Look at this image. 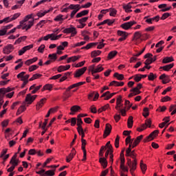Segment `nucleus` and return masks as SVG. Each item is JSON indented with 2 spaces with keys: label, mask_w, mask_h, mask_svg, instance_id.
I'll use <instances>...</instances> for the list:
<instances>
[{
  "label": "nucleus",
  "mask_w": 176,
  "mask_h": 176,
  "mask_svg": "<svg viewBox=\"0 0 176 176\" xmlns=\"http://www.w3.org/2000/svg\"><path fill=\"white\" fill-rule=\"evenodd\" d=\"M87 14H89V10H84L80 12H78L76 17V19H79L80 17H83V16H87Z\"/></svg>",
  "instance_id": "20"
},
{
  "label": "nucleus",
  "mask_w": 176,
  "mask_h": 176,
  "mask_svg": "<svg viewBox=\"0 0 176 176\" xmlns=\"http://www.w3.org/2000/svg\"><path fill=\"white\" fill-rule=\"evenodd\" d=\"M142 79V77L141 76V74H135L134 76V80L135 82H140V80Z\"/></svg>",
  "instance_id": "45"
},
{
  "label": "nucleus",
  "mask_w": 176,
  "mask_h": 176,
  "mask_svg": "<svg viewBox=\"0 0 176 176\" xmlns=\"http://www.w3.org/2000/svg\"><path fill=\"white\" fill-rule=\"evenodd\" d=\"M10 164H12V167L14 168H16V166H19V164H17V161L14 160V161H10Z\"/></svg>",
  "instance_id": "62"
},
{
  "label": "nucleus",
  "mask_w": 176,
  "mask_h": 176,
  "mask_svg": "<svg viewBox=\"0 0 176 176\" xmlns=\"http://www.w3.org/2000/svg\"><path fill=\"white\" fill-rule=\"evenodd\" d=\"M125 156H129L130 157L133 159V161H131V159H127V164H128L129 167L131 168L130 173H131V175L135 176L134 175V171H135V170H137V159L135 158V157H137V154L135 153V151L131 150V152H129V154H127V153H126Z\"/></svg>",
  "instance_id": "1"
},
{
  "label": "nucleus",
  "mask_w": 176,
  "mask_h": 176,
  "mask_svg": "<svg viewBox=\"0 0 176 176\" xmlns=\"http://www.w3.org/2000/svg\"><path fill=\"white\" fill-rule=\"evenodd\" d=\"M81 148H82V150L83 151V158H82V161L85 162V161H86L87 155V152H86V146L82 145Z\"/></svg>",
  "instance_id": "32"
},
{
  "label": "nucleus",
  "mask_w": 176,
  "mask_h": 176,
  "mask_svg": "<svg viewBox=\"0 0 176 176\" xmlns=\"http://www.w3.org/2000/svg\"><path fill=\"white\" fill-rule=\"evenodd\" d=\"M159 134V130H155L148 136L144 139V142H148L153 140V137H156Z\"/></svg>",
  "instance_id": "9"
},
{
  "label": "nucleus",
  "mask_w": 176,
  "mask_h": 176,
  "mask_svg": "<svg viewBox=\"0 0 176 176\" xmlns=\"http://www.w3.org/2000/svg\"><path fill=\"white\" fill-rule=\"evenodd\" d=\"M110 10V16L115 17L116 16V13H118V11L115 9H109Z\"/></svg>",
  "instance_id": "50"
},
{
  "label": "nucleus",
  "mask_w": 176,
  "mask_h": 176,
  "mask_svg": "<svg viewBox=\"0 0 176 176\" xmlns=\"http://www.w3.org/2000/svg\"><path fill=\"white\" fill-rule=\"evenodd\" d=\"M54 170H47L45 171V173L43 175L44 176H53L54 175Z\"/></svg>",
  "instance_id": "40"
},
{
  "label": "nucleus",
  "mask_w": 176,
  "mask_h": 176,
  "mask_svg": "<svg viewBox=\"0 0 176 176\" xmlns=\"http://www.w3.org/2000/svg\"><path fill=\"white\" fill-rule=\"evenodd\" d=\"M25 39H27L26 36H21L17 40H16L14 45H17V43H21V42H23V41H25Z\"/></svg>",
  "instance_id": "34"
},
{
  "label": "nucleus",
  "mask_w": 176,
  "mask_h": 176,
  "mask_svg": "<svg viewBox=\"0 0 176 176\" xmlns=\"http://www.w3.org/2000/svg\"><path fill=\"white\" fill-rule=\"evenodd\" d=\"M50 12V10H48V11H45L43 12H38L37 14V16L38 17H43V16H45V14H46L47 13H49Z\"/></svg>",
  "instance_id": "61"
},
{
  "label": "nucleus",
  "mask_w": 176,
  "mask_h": 176,
  "mask_svg": "<svg viewBox=\"0 0 176 176\" xmlns=\"http://www.w3.org/2000/svg\"><path fill=\"white\" fill-rule=\"evenodd\" d=\"M45 45H41L38 48V52H39V53H43V50H45Z\"/></svg>",
  "instance_id": "64"
},
{
  "label": "nucleus",
  "mask_w": 176,
  "mask_h": 176,
  "mask_svg": "<svg viewBox=\"0 0 176 176\" xmlns=\"http://www.w3.org/2000/svg\"><path fill=\"white\" fill-rule=\"evenodd\" d=\"M142 38V34L140 32H135L133 34V41H134L135 45H137V42H138V39Z\"/></svg>",
  "instance_id": "13"
},
{
  "label": "nucleus",
  "mask_w": 176,
  "mask_h": 176,
  "mask_svg": "<svg viewBox=\"0 0 176 176\" xmlns=\"http://www.w3.org/2000/svg\"><path fill=\"white\" fill-rule=\"evenodd\" d=\"M106 24L109 25H112L115 23V19H106Z\"/></svg>",
  "instance_id": "60"
},
{
  "label": "nucleus",
  "mask_w": 176,
  "mask_h": 176,
  "mask_svg": "<svg viewBox=\"0 0 176 176\" xmlns=\"http://www.w3.org/2000/svg\"><path fill=\"white\" fill-rule=\"evenodd\" d=\"M115 94H116V93L111 94V92H109V91H107V92L104 93L101 96V98L105 97L104 100H109V98H112V97H113V96H115Z\"/></svg>",
  "instance_id": "16"
},
{
  "label": "nucleus",
  "mask_w": 176,
  "mask_h": 176,
  "mask_svg": "<svg viewBox=\"0 0 176 176\" xmlns=\"http://www.w3.org/2000/svg\"><path fill=\"white\" fill-rule=\"evenodd\" d=\"M137 24V22L135 21H131L129 22L124 23L121 25V28H123V30H130L131 27H133V25Z\"/></svg>",
  "instance_id": "8"
},
{
  "label": "nucleus",
  "mask_w": 176,
  "mask_h": 176,
  "mask_svg": "<svg viewBox=\"0 0 176 176\" xmlns=\"http://www.w3.org/2000/svg\"><path fill=\"white\" fill-rule=\"evenodd\" d=\"M63 34H71V37L75 36V35H76V34H78V32L76 31V28L72 27V25H71L70 28H65L63 31Z\"/></svg>",
  "instance_id": "5"
},
{
  "label": "nucleus",
  "mask_w": 176,
  "mask_h": 176,
  "mask_svg": "<svg viewBox=\"0 0 176 176\" xmlns=\"http://www.w3.org/2000/svg\"><path fill=\"white\" fill-rule=\"evenodd\" d=\"M21 14L20 12L18 13H15L13 16L12 18H10L11 21H13V20H16V19H18L19 16L21 15Z\"/></svg>",
  "instance_id": "57"
},
{
  "label": "nucleus",
  "mask_w": 176,
  "mask_h": 176,
  "mask_svg": "<svg viewBox=\"0 0 176 176\" xmlns=\"http://www.w3.org/2000/svg\"><path fill=\"white\" fill-rule=\"evenodd\" d=\"M85 83H86V82H79L75 84L72 85V87L73 89H76V90H78L79 89V87H80V86L85 85Z\"/></svg>",
  "instance_id": "27"
},
{
  "label": "nucleus",
  "mask_w": 176,
  "mask_h": 176,
  "mask_svg": "<svg viewBox=\"0 0 176 176\" xmlns=\"http://www.w3.org/2000/svg\"><path fill=\"white\" fill-rule=\"evenodd\" d=\"M82 124H83V121H82V118H78L77 119V130H82L83 128L82 127Z\"/></svg>",
  "instance_id": "28"
},
{
  "label": "nucleus",
  "mask_w": 176,
  "mask_h": 176,
  "mask_svg": "<svg viewBox=\"0 0 176 176\" xmlns=\"http://www.w3.org/2000/svg\"><path fill=\"white\" fill-rule=\"evenodd\" d=\"M99 163H100L101 166L103 167V168H107L108 166V161L105 157H100L99 159Z\"/></svg>",
  "instance_id": "17"
},
{
  "label": "nucleus",
  "mask_w": 176,
  "mask_h": 176,
  "mask_svg": "<svg viewBox=\"0 0 176 176\" xmlns=\"http://www.w3.org/2000/svg\"><path fill=\"white\" fill-rule=\"evenodd\" d=\"M104 71V67H102V65H98L96 68H95V74H98V72H101Z\"/></svg>",
  "instance_id": "37"
},
{
  "label": "nucleus",
  "mask_w": 176,
  "mask_h": 176,
  "mask_svg": "<svg viewBox=\"0 0 176 176\" xmlns=\"http://www.w3.org/2000/svg\"><path fill=\"white\" fill-rule=\"evenodd\" d=\"M32 15H27L25 19H23V21L20 22V24H24V23L28 21V20H30V19H32Z\"/></svg>",
  "instance_id": "48"
},
{
  "label": "nucleus",
  "mask_w": 176,
  "mask_h": 176,
  "mask_svg": "<svg viewBox=\"0 0 176 176\" xmlns=\"http://www.w3.org/2000/svg\"><path fill=\"white\" fill-rule=\"evenodd\" d=\"M142 88V84H138L136 87H134L130 90L131 93L129 94L128 97L131 98V97H134V96H138V94H141L140 89Z\"/></svg>",
  "instance_id": "4"
},
{
  "label": "nucleus",
  "mask_w": 176,
  "mask_h": 176,
  "mask_svg": "<svg viewBox=\"0 0 176 176\" xmlns=\"http://www.w3.org/2000/svg\"><path fill=\"white\" fill-rule=\"evenodd\" d=\"M14 49V47L13 45L12 44H9L3 48V52L4 54H10V53H12V50Z\"/></svg>",
  "instance_id": "12"
},
{
  "label": "nucleus",
  "mask_w": 176,
  "mask_h": 176,
  "mask_svg": "<svg viewBox=\"0 0 176 176\" xmlns=\"http://www.w3.org/2000/svg\"><path fill=\"white\" fill-rule=\"evenodd\" d=\"M160 80H162L163 85H166V83H169L170 80L168 76L166 75L165 74H163L162 75H161L160 76Z\"/></svg>",
  "instance_id": "14"
},
{
  "label": "nucleus",
  "mask_w": 176,
  "mask_h": 176,
  "mask_svg": "<svg viewBox=\"0 0 176 176\" xmlns=\"http://www.w3.org/2000/svg\"><path fill=\"white\" fill-rule=\"evenodd\" d=\"M116 54H118V51H116V50L110 52L108 54L109 60L113 58V57H115V56H116Z\"/></svg>",
  "instance_id": "30"
},
{
  "label": "nucleus",
  "mask_w": 176,
  "mask_h": 176,
  "mask_svg": "<svg viewBox=\"0 0 176 176\" xmlns=\"http://www.w3.org/2000/svg\"><path fill=\"white\" fill-rule=\"evenodd\" d=\"M157 78V76L156 74H154L153 73H150L148 75V80H155Z\"/></svg>",
  "instance_id": "41"
},
{
  "label": "nucleus",
  "mask_w": 176,
  "mask_h": 176,
  "mask_svg": "<svg viewBox=\"0 0 176 176\" xmlns=\"http://www.w3.org/2000/svg\"><path fill=\"white\" fill-rule=\"evenodd\" d=\"M79 109H80V106L74 105V106L72 107V108L70 109V111L72 112H78V111H79Z\"/></svg>",
  "instance_id": "43"
},
{
  "label": "nucleus",
  "mask_w": 176,
  "mask_h": 176,
  "mask_svg": "<svg viewBox=\"0 0 176 176\" xmlns=\"http://www.w3.org/2000/svg\"><path fill=\"white\" fill-rule=\"evenodd\" d=\"M53 89V85L52 84H46L44 85V89L45 90H52Z\"/></svg>",
  "instance_id": "54"
},
{
  "label": "nucleus",
  "mask_w": 176,
  "mask_h": 176,
  "mask_svg": "<svg viewBox=\"0 0 176 176\" xmlns=\"http://www.w3.org/2000/svg\"><path fill=\"white\" fill-rule=\"evenodd\" d=\"M101 54L100 50H94L91 53V56L93 57H97V56H100Z\"/></svg>",
  "instance_id": "35"
},
{
  "label": "nucleus",
  "mask_w": 176,
  "mask_h": 176,
  "mask_svg": "<svg viewBox=\"0 0 176 176\" xmlns=\"http://www.w3.org/2000/svg\"><path fill=\"white\" fill-rule=\"evenodd\" d=\"M113 76L114 78H117L118 80H123L124 79V76L123 74H119L118 72H116Z\"/></svg>",
  "instance_id": "31"
},
{
  "label": "nucleus",
  "mask_w": 176,
  "mask_h": 176,
  "mask_svg": "<svg viewBox=\"0 0 176 176\" xmlns=\"http://www.w3.org/2000/svg\"><path fill=\"white\" fill-rule=\"evenodd\" d=\"M25 75V72H22L19 73V74L16 76V78H17L18 79H23Z\"/></svg>",
  "instance_id": "56"
},
{
  "label": "nucleus",
  "mask_w": 176,
  "mask_h": 176,
  "mask_svg": "<svg viewBox=\"0 0 176 176\" xmlns=\"http://www.w3.org/2000/svg\"><path fill=\"white\" fill-rule=\"evenodd\" d=\"M170 16H171V14L168 12L164 13L161 17V20H166V19L170 17Z\"/></svg>",
  "instance_id": "51"
},
{
  "label": "nucleus",
  "mask_w": 176,
  "mask_h": 176,
  "mask_svg": "<svg viewBox=\"0 0 176 176\" xmlns=\"http://www.w3.org/2000/svg\"><path fill=\"white\" fill-rule=\"evenodd\" d=\"M173 61H174V58H173V56H170V57L167 56L162 60V63L168 64V63H173Z\"/></svg>",
  "instance_id": "23"
},
{
  "label": "nucleus",
  "mask_w": 176,
  "mask_h": 176,
  "mask_svg": "<svg viewBox=\"0 0 176 176\" xmlns=\"http://www.w3.org/2000/svg\"><path fill=\"white\" fill-rule=\"evenodd\" d=\"M23 25H25L26 31H28V30H30V28H31V27H32V25H34V19L32 21H29L28 24L23 23Z\"/></svg>",
  "instance_id": "33"
},
{
  "label": "nucleus",
  "mask_w": 176,
  "mask_h": 176,
  "mask_svg": "<svg viewBox=\"0 0 176 176\" xmlns=\"http://www.w3.org/2000/svg\"><path fill=\"white\" fill-rule=\"evenodd\" d=\"M10 21H12V20L10 19V16L6 17L3 20H0V24H3V23L6 24L8 23H10Z\"/></svg>",
  "instance_id": "39"
},
{
  "label": "nucleus",
  "mask_w": 176,
  "mask_h": 176,
  "mask_svg": "<svg viewBox=\"0 0 176 176\" xmlns=\"http://www.w3.org/2000/svg\"><path fill=\"white\" fill-rule=\"evenodd\" d=\"M109 86H116V87H119L124 86V82H119L118 81L113 80L110 82Z\"/></svg>",
  "instance_id": "21"
},
{
  "label": "nucleus",
  "mask_w": 176,
  "mask_h": 176,
  "mask_svg": "<svg viewBox=\"0 0 176 176\" xmlns=\"http://www.w3.org/2000/svg\"><path fill=\"white\" fill-rule=\"evenodd\" d=\"M38 97L37 95H31V94H28L26 95L25 101L28 102V104H31L35 100H36V98Z\"/></svg>",
  "instance_id": "7"
},
{
  "label": "nucleus",
  "mask_w": 176,
  "mask_h": 176,
  "mask_svg": "<svg viewBox=\"0 0 176 176\" xmlns=\"http://www.w3.org/2000/svg\"><path fill=\"white\" fill-rule=\"evenodd\" d=\"M89 71L91 72V75H94L96 72V65H92L89 67Z\"/></svg>",
  "instance_id": "47"
},
{
  "label": "nucleus",
  "mask_w": 176,
  "mask_h": 176,
  "mask_svg": "<svg viewBox=\"0 0 176 176\" xmlns=\"http://www.w3.org/2000/svg\"><path fill=\"white\" fill-rule=\"evenodd\" d=\"M117 32H118V35L121 36V38H127V36H129V34H127V32H126L118 30Z\"/></svg>",
  "instance_id": "29"
},
{
  "label": "nucleus",
  "mask_w": 176,
  "mask_h": 176,
  "mask_svg": "<svg viewBox=\"0 0 176 176\" xmlns=\"http://www.w3.org/2000/svg\"><path fill=\"white\" fill-rule=\"evenodd\" d=\"M85 63H86V61L83 60V61H81L78 63H77L75 66L76 68H79L80 67H83L85 65Z\"/></svg>",
  "instance_id": "58"
},
{
  "label": "nucleus",
  "mask_w": 176,
  "mask_h": 176,
  "mask_svg": "<svg viewBox=\"0 0 176 176\" xmlns=\"http://www.w3.org/2000/svg\"><path fill=\"white\" fill-rule=\"evenodd\" d=\"M131 3H129L127 5L123 6V9L125 10V12L126 13H130L131 12H133V10H131Z\"/></svg>",
  "instance_id": "24"
},
{
  "label": "nucleus",
  "mask_w": 176,
  "mask_h": 176,
  "mask_svg": "<svg viewBox=\"0 0 176 176\" xmlns=\"http://www.w3.org/2000/svg\"><path fill=\"white\" fill-rule=\"evenodd\" d=\"M174 67V63H170L169 65H166L165 66H162L160 67V69H163L164 71L168 72L171 68Z\"/></svg>",
  "instance_id": "22"
},
{
  "label": "nucleus",
  "mask_w": 176,
  "mask_h": 176,
  "mask_svg": "<svg viewBox=\"0 0 176 176\" xmlns=\"http://www.w3.org/2000/svg\"><path fill=\"white\" fill-rule=\"evenodd\" d=\"M145 124L146 125L147 127L151 129V124H152V120L151 119H147L145 120Z\"/></svg>",
  "instance_id": "52"
},
{
  "label": "nucleus",
  "mask_w": 176,
  "mask_h": 176,
  "mask_svg": "<svg viewBox=\"0 0 176 176\" xmlns=\"http://www.w3.org/2000/svg\"><path fill=\"white\" fill-rule=\"evenodd\" d=\"M38 68H39V66H38L36 65H33L29 67V72H32L33 71L38 69Z\"/></svg>",
  "instance_id": "46"
},
{
  "label": "nucleus",
  "mask_w": 176,
  "mask_h": 176,
  "mask_svg": "<svg viewBox=\"0 0 176 176\" xmlns=\"http://www.w3.org/2000/svg\"><path fill=\"white\" fill-rule=\"evenodd\" d=\"M87 20H89V17L86 16V17H83L82 19H78L77 21H78L80 24H84L83 23H86Z\"/></svg>",
  "instance_id": "44"
},
{
  "label": "nucleus",
  "mask_w": 176,
  "mask_h": 176,
  "mask_svg": "<svg viewBox=\"0 0 176 176\" xmlns=\"http://www.w3.org/2000/svg\"><path fill=\"white\" fill-rule=\"evenodd\" d=\"M133 116H129V118H128V122H127V124H128V127L129 129H131V127H133Z\"/></svg>",
  "instance_id": "36"
},
{
  "label": "nucleus",
  "mask_w": 176,
  "mask_h": 176,
  "mask_svg": "<svg viewBox=\"0 0 176 176\" xmlns=\"http://www.w3.org/2000/svg\"><path fill=\"white\" fill-rule=\"evenodd\" d=\"M133 141H134V139H131V136H130V135H129L125 140V142H126V145L128 144H129V148H126V153H127V155H129V153H130V152H131Z\"/></svg>",
  "instance_id": "6"
},
{
  "label": "nucleus",
  "mask_w": 176,
  "mask_h": 176,
  "mask_svg": "<svg viewBox=\"0 0 176 176\" xmlns=\"http://www.w3.org/2000/svg\"><path fill=\"white\" fill-rule=\"evenodd\" d=\"M75 155H76V151H75V148H73L69 156L66 157V162L69 163V162L74 159V156H75Z\"/></svg>",
  "instance_id": "15"
},
{
  "label": "nucleus",
  "mask_w": 176,
  "mask_h": 176,
  "mask_svg": "<svg viewBox=\"0 0 176 176\" xmlns=\"http://www.w3.org/2000/svg\"><path fill=\"white\" fill-rule=\"evenodd\" d=\"M70 123H71V126H75V124H76V118H72L70 120Z\"/></svg>",
  "instance_id": "63"
},
{
  "label": "nucleus",
  "mask_w": 176,
  "mask_h": 176,
  "mask_svg": "<svg viewBox=\"0 0 176 176\" xmlns=\"http://www.w3.org/2000/svg\"><path fill=\"white\" fill-rule=\"evenodd\" d=\"M72 10L70 17L74 19V16L80 10L81 7L80 4H70L68 7L63 8L62 12L65 13H68V10Z\"/></svg>",
  "instance_id": "2"
},
{
  "label": "nucleus",
  "mask_w": 176,
  "mask_h": 176,
  "mask_svg": "<svg viewBox=\"0 0 176 176\" xmlns=\"http://www.w3.org/2000/svg\"><path fill=\"white\" fill-rule=\"evenodd\" d=\"M64 16L63 14H58L54 18V21H64L65 19L63 18Z\"/></svg>",
  "instance_id": "38"
},
{
  "label": "nucleus",
  "mask_w": 176,
  "mask_h": 176,
  "mask_svg": "<svg viewBox=\"0 0 176 176\" xmlns=\"http://www.w3.org/2000/svg\"><path fill=\"white\" fill-rule=\"evenodd\" d=\"M170 100H171V98H170V96H166L162 98L161 99V101L162 102H167V101H170Z\"/></svg>",
  "instance_id": "53"
},
{
  "label": "nucleus",
  "mask_w": 176,
  "mask_h": 176,
  "mask_svg": "<svg viewBox=\"0 0 176 176\" xmlns=\"http://www.w3.org/2000/svg\"><path fill=\"white\" fill-rule=\"evenodd\" d=\"M153 63V58H147L144 64L145 65H149L151 64H152Z\"/></svg>",
  "instance_id": "55"
},
{
  "label": "nucleus",
  "mask_w": 176,
  "mask_h": 176,
  "mask_svg": "<svg viewBox=\"0 0 176 176\" xmlns=\"http://www.w3.org/2000/svg\"><path fill=\"white\" fill-rule=\"evenodd\" d=\"M45 102H46V98H45L41 99V100L36 105V110L39 111V109H41V108H42V107H43Z\"/></svg>",
  "instance_id": "19"
},
{
  "label": "nucleus",
  "mask_w": 176,
  "mask_h": 176,
  "mask_svg": "<svg viewBox=\"0 0 176 176\" xmlns=\"http://www.w3.org/2000/svg\"><path fill=\"white\" fill-rule=\"evenodd\" d=\"M12 88L10 87H8L7 89L6 88H1L0 89V94H6V93H9L10 91H12Z\"/></svg>",
  "instance_id": "26"
},
{
  "label": "nucleus",
  "mask_w": 176,
  "mask_h": 176,
  "mask_svg": "<svg viewBox=\"0 0 176 176\" xmlns=\"http://www.w3.org/2000/svg\"><path fill=\"white\" fill-rule=\"evenodd\" d=\"M111 131H112V126L110 124H106L105 130L103 134L104 138H107V137L111 134Z\"/></svg>",
  "instance_id": "11"
},
{
  "label": "nucleus",
  "mask_w": 176,
  "mask_h": 176,
  "mask_svg": "<svg viewBox=\"0 0 176 176\" xmlns=\"http://www.w3.org/2000/svg\"><path fill=\"white\" fill-rule=\"evenodd\" d=\"M48 58H50V60L53 63L57 60V54L54 53V54H50L48 55Z\"/></svg>",
  "instance_id": "25"
},
{
  "label": "nucleus",
  "mask_w": 176,
  "mask_h": 176,
  "mask_svg": "<svg viewBox=\"0 0 176 176\" xmlns=\"http://www.w3.org/2000/svg\"><path fill=\"white\" fill-rule=\"evenodd\" d=\"M140 168L143 173V174H145V172L146 171V164H143L142 161L140 162Z\"/></svg>",
  "instance_id": "42"
},
{
  "label": "nucleus",
  "mask_w": 176,
  "mask_h": 176,
  "mask_svg": "<svg viewBox=\"0 0 176 176\" xmlns=\"http://www.w3.org/2000/svg\"><path fill=\"white\" fill-rule=\"evenodd\" d=\"M71 68L70 65H67L65 66L60 65L58 67V72H64V71H68Z\"/></svg>",
  "instance_id": "18"
},
{
  "label": "nucleus",
  "mask_w": 176,
  "mask_h": 176,
  "mask_svg": "<svg viewBox=\"0 0 176 176\" xmlns=\"http://www.w3.org/2000/svg\"><path fill=\"white\" fill-rule=\"evenodd\" d=\"M77 131L78 134L81 135V140H84L83 138H85V131L83 130V129L82 130L78 129Z\"/></svg>",
  "instance_id": "49"
},
{
  "label": "nucleus",
  "mask_w": 176,
  "mask_h": 176,
  "mask_svg": "<svg viewBox=\"0 0 176 176\" xmlns=\"http://www.w3.org/2000/svg\"><path fill=\"white\" fill-rule=\"evenodd\" d=\"M86 71H87V67H84L81 69H77L76 71V73L74 74V78H80V76H82V75H83V74H85Z\"/></svg>",
  "instance_id": "10"
},
{
  "label": "nucleus",
  "mask_w": 176,
  "mask_h": 176,
  "mask_svg": "<svg viewBox=\"0 0 176 176\" xmlns=\"http://www.w3.org/2000/svg\"><path fill=\"white\" fill-rule=\"evenodd\" d=\"M122 101V96H119L117 98L116 109L120 111V113L122 114V116H126V107L122 109V107H123Z\"/></svg>",
  "instance_id": "3"
},
{
  "label": "nucleus",
  "mask_w": 176,
  "mask_h": 176,
  "mask_svg": "<svg viewBox=\"0 0 176 176\" xmlns=\"http://www.w3.org/2000/svg\"><path fill=\"white\" fill-rule=\"evenodd\" d=\"M119 135H117L116 140H115V146L116 148H119V140H120Z\"/></svg>",
  "instance_id": "59"
}]
</instances>
